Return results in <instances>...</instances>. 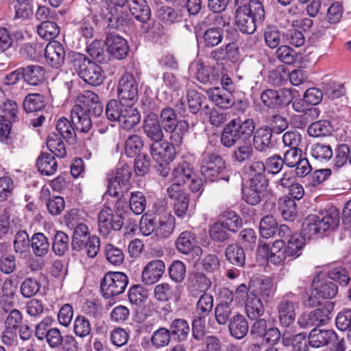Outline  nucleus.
<instances>
[{"label":"nucleus","instance_id":"nucleus-1","mask_svg":"<svg viewBox=\"0 0 351 351\" xmlns=\"http://www.w3.org/2000/svg\"><path fill=\"white\" fill-rule=\"evenodd\" d=\"M331 280L338 282L339 285H346L350 278L348 271L343 267L331 268L326 277V274L320 271L314 277L312 281V288L315 293L323 299H332L336 296L338 287Z\"/></svg>","mask_w":351,"mask_h":351},{"label":"nucleus","instance_id":"nucleus-12","mask_svg":"<svg viewBox=\"0 0 351 351\" xmlns=\"http://www.w3.org/2000/svg\"><path fill=\"white\" fill-rule=\"evenodd\" d=\"M225 169L224 160L217 154L203 155L200 171L206 180L213 182L221 179L220 173Z\"/></svg>","mask_w":351,"mask_h":351},{"label":"nucleus","instance_id":"nucleus-57","mask_svg":"<svg viewBox=\"0 0 351 351\" xmlns=\"http://www.w3.org/2000/svg\"><path fill=\"white\" fill-rule=\"evenodd\" d=\"M91 331V325L88 318L82 315L77 316L74 319L73 332L80 338L88 337Z\"/></svg>","mask_w":351,"mask_h":351},{"label":"nucleus","instance_id":"nucleus-37","mask_svg":"<svg viewBox=\"0 0 351 351\" xmlns=\"http://www.w3.org/2000/svg\"><path fill=\"white\" fill-rule=\"evenodd\" d=\"M36 166L43 175L51 176L57 171V162L51 154H42L38 158Z\"/></svg>","mask_w":351,"mask_h":351},{"label":"nucleus","instance_id":"nucleus-23","mask_svg":"<svg viewBox=\"0 0 351 351\" xmlns=\"http://www.w3.org/2000/svg\"><path fill=\"white\" fill-rule=\"evenodd\" d=\"M143 130L147 137L153 142L162 140L164 134L158 117L154 113L149 114L143 121Z\"/></svg>","mask_w":351,"mask_h":351},{"label":"nucleus","instance_id":"nucleus-58","mask_svg":"<svg viewBox=\"0 0 351 351\" xmlns=\"http://www.w3.org/2000/svg\"><path fill=\"white\" fill-rule=\"evenodd\" d=\"M160 119L161 125L165 131L171 130L173 126L178 124L180 121L177 119V114L174 110L168 107L162 110Z\"/></svg>","mask_w":351,"mask_h":351},{"label":"nucleus","instance_id":"nucleus-33","mask_svg":"<svg viewBox=\"0 0 351 351\" xmlns=\"http://www.w3.org/2000/svg\"><path fill=\"white\" fill-rule=\"evenodd\" d=\"M193 175V169L191 165L186 161L178 163L172 170L171 173V182H176L184 185Z\"/></svg>","mask_w":351,"mask_h":351},{"label":"nucleus","instance_id":"nucleus-61","mask_svg":"<svg viewBox=\"0 0 351 351\" xmlns=\"http://www.w3.org/2000/svg\"><path fill=\"white\" fill-rule=\"evenodd\" d=\"M15 184L8 176L0 178V202L9 200L14 195Z\"/></svg>","mask_w":351,"mask_h":351},{"label":"nucleus","instance_id":"nucleus-62","mask_svg":"<svg viewBox=\"0 0 351 351\" xmlns=\"http://www.w3.org/2000/svg\"><path fill=\"white\" fill-rule=\"evenodd\" d=\"M146 207V200L144 195L139 191L131 193L130 208L136 215L143 213Z\"/></svg>","mask_w":351,"mask_h":351},{"label":"nucleus","instance_id":"nucleus-28","mask_svg":"<svg viewBox=\"0 0 351 351\" xmlns=\"http://www.w3.org/2000/svg\"><path fill=\"white\" fill-rule=\"evenodd\" d=\"M266 167L263 162L255 161L252 162L245 169L248 178L247 182L268 184L265 177Z\"/></svg>","mask_w":351,"mask_h":351},{"label":"nucleus","instance_id":"nucleus-3","mask_svg":"<svg viewBox=\"0 0 351 351\" xmlns=\"http://www.w3.org/2000/svg\"><path fill=\"white\" fill-rule=\"evenodd\" d=\"M106 114L108 120L118 122L125 130L133 128L141 121V114L137 108L126 105L120 100L109 101L106 107Z\"/></svg>","mask_w":351,"mask_h":351},{"label":"nucleus","instance_id":"nucleus-24","mask_svg":"<svg viewBox=\"0 0 351 351\" xmlns=\"http://www.w3.org/2000/svg\"><path fill=\"white\" fill-rule=\"evenodd\" d=\"M337 335L331 330L313 329L308 336V343L313 348H320L335 343Z\"/></svg>","mask_w":351,"mask_h":351},{"label":"nucleus","instance_id":"nucleus-17","mask_svg":"<svg viewBox=\"0 0 351 351\" xmlns=\"http://www.w3.org/2000/svg\"><path fill=\"white\" fill-rule=\"evenodd\" d=\"M105 44L108 53L117 60L124 59L128 53L129 46L128 42L120 36L112 34H108Z\"/></svg>","mask_w":351,"mask_h":351},{"label":"nucleus","instance_id":"nucleus-44","mask_svg":"<svg viewBox=\"0 0 351 351\" xmlns=\"http://www.w3.org/2000/svg\"><path fill=\"white\" fill-rule=\"evenodd\" d=\"M46 102L43 95L32 93L26 96L23 101V108L27 112H33L42 110Z\"/></svg>","mask_w":351,"mask_h":351},{"label":"nucleus","instance_id":"nucleus-56","mask_svg":"<svg viewBox=\"0 0 351 351\" xmlns=\"http://www.w3.org/2000/svg\"><path fill=\"white\" fill-rule=\"evenodd\" d=\"M143 147V141L141 136L136 134L129 136L125 143V154L132 158L138 154Z\"/></svg>","mask_w":351,"mask_h":351},{"label":"nucleus","instance_id":"nucleus-29","mask_svg":"<svg viewBox=\"0 0 351 351\" xmlns=\"http://www.w3.org/2000/svg\"><path fill=\"white\" fill-rule=\"evenodd\" d=\"M245 311L250 319H256L261 317L265 312L261 300L254 291L250 292L249 298L245 302Z\"/></svg>","mask_w":351,"mask_h":351},{"label":"nucleus","instance_id":"nucleus-16","mask_svg":"<svg viewBox=\"0 0 351 351\" xmlns=\"http://www.w3.org/2000/svg\"><path fill=\"white\" fill-rule=\"evenodd\" d=\"M123 220L120 215H114L109 207H104L98 215L99 230L104 236H107L112 231H118L123 226Z\"/></svg>","mask_w":351,"mask_h":351},{"label":"nucleus","instance_id":"nucleus-7","mask_svg":"<svg viewBox=\"0 0 351 351\" xmlns=\"http://www.w3.org/2000/svg\"><path fill=\"white\" fill-rule=\"evenodd\" d=\"M128 285V277L123 272H108L101 282V291L106 298L123 293Z\"/></svg>","mask_w":351,"mask_h":351},{"label":"nucleus","instance_id":"nucleus-55","mask_svg":"<svg viewBox=\"0 0 351 351\" xmlns=\"http://www.w3.org/2000/svg\"><path fill=\"white\" fill-rule=\"evenodd\" d=\"M69 237L62 231L56 232L54 238L52 248L54 253L58 256H62L69 249Z\"/></svg>","mask_w":351,"mask_h":351},{"label":"nucleus","instance_id":"nucleus-30","mask_svg":"<svg viewBox=\"0 0 351 351\" xmlns=\"http://www.w3.org/2000/svg\"><path fill=\"white\" fill-rule=\"evenodd\" d=\"M210 287V280L201 273L193 274L188 281V290L193 296L205 292Z\"/></svg>","mask_w":351,"mask_h":351},{"label":"nucleus","instance_id":"nucleus-10","mask_svg":"<svg viewBox=\"0 0 351 351\" xmlns=\"http://www.w3.org/2000/svg\"><path fill=\"white\" fill-rule=\"evenodd\" d=\"M118 97L121 102L134 106L138 100V83L134 76L125 73L118 83Z\"/></svg>","mask_w":351,"mask_h":351},{"label":"nucleus","instance_id":"nucleus-21","mask_svg":"<svg viewBox=\"0 0 351 351\" xmlns=\"http://www.w3.org/2000/svg\"><path fill=\"white\" fill-rule=\"evenodd\" d=\"M165 270L162 261L154 260L148 263L142 272V280L145 284L153 285L162 277Z\"/></svg>","mask_w":351,"mask_h":351},{"label":"nucleus","instance_id":"nucleus-39","mask_svg":"<svg viewBox=\"0 0 351 351\" xmlns=\"http://www.w3.org/2000/svg\"><path fill=\"white\" fill-rule=\"evenodd\" d=\"M123 9L128 14V19L124 22H131L132 21L130 18L131 16L139 22H147L151 16V10L146 1H145V5H132V8L129 9V12L124 7Z\"/></svg>","mask_w":351,"mask_h":351},{"label":"nucleus","instance_id":"nucleus-64","mask_svg":"<svg viewBox=\"0 0 351 351\" xmlns=\"http://www.w3.org/2000/svg\"><path fill=\"white\" fill-rule=\"evenodd\" d=\"M37 32L43 39L52 40L60 34V27L57 23H40Z\"/></svg>","mask_w":351,"mask_h":351},{"label":"nucleus","instance_id":"nucleus-36","mask_svg":"<svg viewBox=\"0 0 351 351\" xmlns=\"http://www.w3.org/2000/svg\"><path fill=\"white\" fill-rule=\"evenodd\" d=\"M56 130L60 137L63 138L67 143L75 144L76 142V134L73 123L64 117L59 119L56 123Z\"/></svg>","mask_w":351,"mask_h":351},{"label":"nucleus","instance_id":"nucleus-54","mask_svg":"<svg viewBox=\"0 0 351 351\" xmlns=\"http://www.w3.org/2000/svg\"><path fill=\"white\" fill-rule=\"evenodd\" d=\"M332 127L330 123L326 120H320L311 123L307 130L311 136H326L330 134Z\"/></svg>","mask_w":351,"mask_h":351},{"label":"nucleus","instance_id":"nucleus-34","mask_svg":"<svg viewBox=\"0 0 351 351\" xmlns=\"http://www.w3.org/2000/svg\"><path fill=\"white\" fill-rule=\"evenodd\" d=\"M174 229V217L168 214L156 219L154 235L158 239L167 238L171 234Z\"/></svg>","mask_w":351,"mask_h":351},{"label":"nucleus","instance_id":"nucleus-27","mask_svg":"<svg viewBox=\"0 0 351 351\" xmlns=\"http://www.w3.org/2000/svg\"><path fill=\"white\" fill-rule=\"evenodd\" d=\"M272 131L269 128H259L254 134L253 145L258 152H267L272 147Z\"/></svg>","mask_w":351,"mask_h":351},{"label":"nucleus","instance_id":"nucleus-45","mask_svg":"<svg viewBox=\"0 0 351 351\" xmlns=\"http://www.w3.org/2000/svg\"><path fill=\"white\" fill-rule=\"evenodd\" d=\"M228 261L237 266H243L245 261V255L243 249L237 245H229L225 252Z\"/></svg>","mask_w":351,"mask_h":351},{"label":"nucleus","instance_id":"nucleus-18","mask_svg":"<svg viewBox=\"0 0 351 351\" xmlns=\"http://www.w3.org/2000/svg\"><path fill=\"white\" fill-rule=\"evenodd\" d=\"M213 307V298L208 293L202 294L196 304L197 314L193 322V330L195 328H202L204 319L209 315Z\"/></svg>","mask_w":351,"mask_h":351},{"label":"nucleus","instance_id":"nucleus-15","mask_svg":"<svg viewBox=\"0 0 351 351\" xmlns=\"http://www.w3.org/2000/svg\"><path fill=\"white\" fill-rule=\"evenodd\" d=\"M150 154L159 166L168 165L176 156V149L169 141L158 140L149 145Z\"/></svg>","mask_w":351,"mask_h":351},{"label":"nucleus","instance_id":"nucleus-6","mask_svg":"<svg viewBox=\"0 0 351 351\" xmlns=\"http://www.w3.org/2000/svg\"><path fill=\"white\" fill-rule=\"evenodd\" d=\"M71 62L75 71L86 83L95 86L102 84L104 73L101 66L88 60L84 55L73 53Z\"/></svg>","mask_w":351,"mask_h":351},{"label":"nucleus","instance_id":"nucleus-51","mask_svg":"<svg viewBox=\"0 0 351 351\" xmlns=\"http://www.w3.org/2000/svg\"><path fill=\"white\" fill-rule=\"evenodd\" d=\"M65 13V10L56 12L55 10H50L46 6H40L36 12V16L39 22H51V20H63L62 17Z\"/></svg>","mask_w":351,"mask_h":351},{"label":"nucleus","instance_id":"nucleus-48","mask_svg":"<svg viewBox=\"0 0 351 351\" xmlns=\"http://www.w3.org/2000/svg\"><path fill=\"white\" fill-rule=\"evenodd\" d=\"M277 231V222L272 215H265L259 223V232L262 237L269 239Z\"/></svg>","mask_w":351,"mask_h":351},{"label":"nucleus","instance_id":"nucleus-13","mask_svg":"<svg viewBox=\"0 0 351 351\" xmlns=\"http://www.w3.org/2000/svg\"><path fill=\"white\" fill-rule=\"evenodd\" d=\"M131 175V168L128 165L124 164L119 167L115 176L108 181V192L110 195L119 196L124 191H127Z\"/></svg>","mask_w":351,"mask_h":351},{"label":"nucleus","instance_id":"nucleus-25","mask_svg":"<svg viewBox=\"0 0 351 351\" xmlns=\"http://www.w3.org/2000/svg\"><path fill=\"white\" fill-rule=\"evenodd\" d=\"M268 184L247 182L242 189L243 199L247 204L256 205L261 201Z\"/></svg>","mask_w":351,"mask_h":351},{"label":"nucleus","instance_id":"nucleus-4","mask_svg":"<svg viewBox=\"0 0 351 351\" xmlns=\"http://www.w3.org/2000/svg\"><path fill=\"white\" fill-rule=\"evenodd\" d=\"M112 5L101 7L99 10L86 8V16L82 22H124L128 20V14L123 9L126 0H106Z\"/></svg>","mask_w":351,"mask_h":351},{"label":"nucleus","instance_id":"nucleus-26","mask_svg":"<svg viewBox=\"0 0 351 351\" xmlns=\"http://www.w3.org/2000/svg\"><path fill=\"white\" fill-rule=\"evenodd\" d=\"M71 119L76 130L86 133L92 127V122L89 114L80 105H76L72 108Z\"/></svg>","mask_w":351,"mask_h":351},{"label":"nucleus","instance_id":"nucleus-9","mask_svg":"<svg viewBox=\"0 0 351 351\" xmlns=\"http://www.w3.org/2000/svg\"><path fill=\"white\" fill-rule=\"evenodd\" d=\"M293 99L291 90L268 88L262 92L261 100L263 105L271 109L282 108L289 105Z\"/></svg>","mask_w":351,"mask_h":351},{"label":"nucleus","instance_id":"nucleus-50","mask_svg":"<svg viewBox=\"0 0 351 351\" xmlns=\"http://www.w3.org/2000/svg\"><path fill=\"white\" fill-rule=\"evenodd\" d=\"M155 16L161 22H180V14L173 8L168 5H160L157 8Z\"/></svg>","mask_w":351,"mask_h":351},{"label":"nucleus","instance_id":"nucleus-5","mask_svg":"<svg viewBox=\"0 0 351 351\" xmlns=\"http://www.w3.org/2000/svg\"><path fill=\"white\" fill-rule=\"evenodd\" d=\"M254 122L252 119L242 121L239 119L231 120L223 128L221 142L226 147L250 140L254 130Z\"/></svg>","mask_w":351,"mask_h":351},{"label":"nucleus","instance_id":"nucleus-53","mask_svg":"<svg viewBox=\"0 0 351 351\" xmlns=\"http://www.w3.org/2000/svg\"><path fill=\"white\" fill-rule=\"evenodd\" d=\"M190 328L187 322L182 319H175L170 326V333L177 337L180 341L186 340L189 333Z\"/></svg>","mask_w":351,"mask_h":351},{"label":"nucleus","instance_id":"nucleus-8","mask_svg":"<svg viewBox=\"0 0 351 351\" xmlns=\"http://www.w3.org/2000/svg\"><path fill=\"white\" fill-rule=\"evenodd\" d=\"M265 12L260 0H249L248 3L239 5L235 11V22H263Z\"/></svg>","mask_w":351,"mask_h":351},{"label":"nucleus","instance_id":"nucleus-19","mask_svg":"<svg viewBox=\"0 0 351 351\" xmlns=\"http://www.w3.org/2000/svg\"><path fill=\"white\" fill-rule=\"evenodd\" d=\"M47 62L52 67L58 68L65 58V51L61 43L53 40L49 42L44 48Z\"/></svg>","mask_w":351,"mask_h":351},{"label":"nucleus","instance_id":"nucleus-32","mask_svg":"<svg viewBox=\"0 0 351 351\" xmlns=\"http://www.w3.org/2000/svg\"><path fill=\"white\" fill-rule=\"evenodd\" d=\"M229 330L231 336L234 338L243 339L249 330L247 319L242 315L234 316L230 321Z\"/></svg>","mask_w":351,"mask_h":351},{"label":"nucleus","instance_id":"nucleus-38","mask_svg":"<svg viewBox=\"0 0 351 351\" xmlns=\"http://www.w3.org/2000/svg\"><path fill=\"white\" fill-rule=\"evenodd\" d=\"M189 130V123L185 120H180L178 124L173 126L171 130H166V132L170 134V143L173 147H180L183 143L184 136Z\"/></svg>","mask_w":351,"mask_h":351},{"label":"nucleus","instance_id":"nucleus-59","mask_svg":"<svg viewBox=\"0 0 351 351\" xmlns=\"http://www.w3.org/2000/svg\"><path fill=\"white\" fill-rule=\"evenodd\" d=\"M105 255L108 261L115 266L121 265L124 261L123 251L110 243L105 246Z\"/></svg>","mask_w":351,"mask_h":351},{"label":"nucleus","instance_id":"nucleus-22","mask_svg":"<svg viewBox=\"0 0 351 351\" xmlns=\"http://www.w3.org/2000/svg\"><path fill=\"white\" fill-rule=\"evenodd\" d=\"M178 251L184 254H188L194 251L197 256L202 253V250L196 245V238L193 233L184 231L180 234L176 241Z\"/></svg>","mask_w":351,"mask_h":351},{"label":"nucleus","instance_id":"nucleus-31","mask_svg":"<svg viewBox=\"0 0 351 351\" xmlns=\"http://www.w3.org/2000/svg\"><path fill=\"white\" fill-rule=\"evenodd\" d=\"M289 256L287 252L285 241L283 239L276 240L270 247V254L268 261L276 265H280Z\"/></svg>","mask_w":351,"mask_h":351},{"label":"nucleus","instance_id":"nucleus-41","mask_svg":"<svg viewBox=\"0 0 351 351\" xmlns=\"http://www.w3.org/2000/svg\"><path fill=\"white\" fill-rule=\"evenodd\" d=\"M88 226L80 223L76 226L74 229L72 239V247L75 250H82L88 239Z\"/></svg>","mask_w":351,"mask_h":351},{"label":"nucleus","instance_id":"nucleus-43","mask_svg":"<svg viewBox=\"0 0 351 351\" xmlns=\"http://www.w3.org/2000/svg\"><path fill=\"white\" fill-rule=\"evenodd\" d=\"M31 247L36 256H43L49 251V243L43 233H36L31 239Z\"/></svg>","mask_w":351,"mask_h":351},{"label":"nucleus","instance_id":"nucleus-20","mask_svg":"<svg viewBox=\"0 0 351 351\" xmlns=\"http://www.w3.org/2000/svg\"><path fill=\"white\" fill-rule=\"evenodd\" d=\"M208 98L221 108L227 109L234 104L232 93L229 90L214 87L206 90Z\"/></svg>","mask_w":351,"mask_h":351},{"label":"nucleus","instance_id":"nucleus-2","mask_svg":"<svg viewBox=\"0 0 351 351\" xmlns=\"http://www.w3.org/2000/svg\"><path fill=\"white\" fill-rule=\"evenodd\" d=\"M339 223V212L332 207L319 215H310L302 223V233L306 239L335 230Z\"/></svg>","mask_w":351,"mask_h":351},{"label":"nucleus","instance_id":"nucleus-14","mask_svg":"<svg viewBox=\"0 0 351 351\" xmlns=\"http://www.w3.org/2000/svg\"><path fill=\"white\" fill-rule=\"evenodd\" d=\"M332 308V304L327 303L324 307L317 308L308 313H303L299 317L298 323L301 328H304L324 325L329 320Z\"/></svg>","mask_w":351,"mask_h":351},{"label":"nucleus","instance_id":"nucleus-35","mask_svg":"<svg viewBox=\"0 0 351 351\" xmlns=\"http://www.w3.org/2000/svg\"><path fill=\"white\" fill-rule=\"evenodd\" d=\"M23 78L29 84L32 86L38 85L44 78V70L39 65H29L21 68Z\"/></svg>","mask_w":351,"mask_h":351},{"label":"nucleus","instance_id":"nucleus-52","mask_svg":"<svg viewBox=\"0 0 351 351\" xmlns=\"http://www.w3.org/2000/svg\"><path fill=\"white\" fill-rule=\"evenodd\" d=\"M47 147L53 154L58 158H63L66 154L65 145L61 137L55 134L49 135Z\"/></svg>","mask_w":351,"mask_h":351},{"label":"nucleus","instance_id":"nucleus-46","mask_svg":"<svg viewBox=\"0 0 351 351\" xmlns=\"http://www.w3.org/2000/svg\"><path fill=\"white\" fill-rule=\"evenodd\" d=\"M278 209L285 220H293L297 214V205L295 200L288 197L279 200Z\"/></svg>","mask_w":351,"mask_h":351},{"label":"nucleus","instance_id":"nucleus-49","mask_svg":"<svg viewBox=\"0 0 351 351\" xmlns=\"http://www.w3.org/2000/svg\"><path fill=\"white\" fill-rule=\"evenodd\" d=\"M276 291V287L273 280L269 277H265L260 280L256 289L252 291L257 296L259 295L263 299H267L273 297Z\"/></svg>","mask_w":351,"mask_h":351},{"label":"nucleus","instance_id":"nucleus-47","mask_svg":"<svg viewBox=\"0 0 351 351\" xmlns=\"http://www.w3.org/2000/svg\"><path fill=\"white\" fill-rule=\"evenodd\" d=\"M43 50V46L38 43H25L20 47L19 53L25 58L36 60L42 56Z\"/></svg>","mask_w":351,"mask_h":351},{"label":"nucleus","instance_id":"nucleus-11","mask_svg":"<svg viewBox=\"0 0 351 351\" xmlns=\"http://www.w3.org/2000/svg\"><path fill=\"white\" fill-rule=\"evenodd\" d=\"M298 306V300L292 293H287L277 305L279 322L282 326L288 327L295 319V309Z\"/></svg>","mask_w":351,"mask_h":351},{"label":"nucleus","instance_id":"nucleus-42","mask_svg":"<svg viewBox=\"0 0 351 351\" xmlns=\"http://www.w3.org/2000/svg\"><path fill=\"white\" fill-rule=\"evenodd\" d=\"M306 239L300 234L293 233L287 241L286 249L289 256L298 257L301 254V251L304 246V241Z\"/></svg>","mask_w":351,"mask_h":351},{"label":"nucleus","instance_id":"nucleus-60","mask_svg":"<svg viewBox=\"0 0 351 351\" xmlns=\"http://www.w3.org/2000/svg\"><path fill=\"white\" fill-rule=\"evenodd\" d=\"M311 154L317 160L328 161L332 156V150L330 145L317 143L312 146Z\"/></svg>","mask_w":351,"mask_h":351},{"label":"nucleus","instance_id":"nucleus-63","mask_svg":"<svg viewBox=\"0 0 351 351\" xmlns=\"http://www.w3.org/2000/svg\"><path fill=\"white\" fill-rule=\"evenodd\" d=\"M230 232H236L242 226V219L234 211H227L220 222Z\"/></svg>","mask_w":351,"mask_h":351},{"label":"nucleus","instance_id":"nucleus-40","mask_svg":"<svg viewBox=\"0 0 351 351\" xmlns=\"http://www.w3.org/2000/svg\"><path fill=\"white\" fill-rule=\"evenodd\" d=\"M18 105L12 100H7L0 104V122L12 123L16 120Z\"/></svg>","mask_w":351,"mask_h":351}]
</instances>
